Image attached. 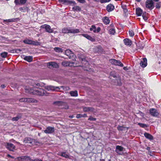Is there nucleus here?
Listing matches in <instances>:
<instances>
[{
    "label": "nucleus",
    "mask_w": 161,
    "mask_h": 161,
    "mask_svg": "<svg viewBox=\"0 0 161 161\" xmlns=\"http://www.w3.org/2000/svg\"><path fill=\"white\" fill-rule=\"evenodd\" d=\"M25 92L26 93H29L34 95H37L40 96H48V93L43 89L41 88L33 89L31 88L26 86L25 88Z\"/></svg>",
    "instance_id": "obj_1"
},
{
    "label": "nucleus",
    "mask_w": 161,
    "mask_h": 161,
    "mask_svg": "<svg viewBox=\"0 0 161 161\" xmlns=\"http://www.w3.org/2000/svg\"><path fill=\"white\" fill-rule=\"evenodd\" d=\"M62 32L64 33H77L80 32V31L78 29H75L70 28L66 27L63 28L62 30Z\"/></svg>",
    "instance_id": "obj_2"
},
{
    "label": "nucleus",
    "mask_w": 161,
    "mask_h": 161,
    "mask_svg": "<svg viewBox=\"0 0 161 161\" xmlns=\"http://www.w3.org/2000/svg\"><path fill=\"white\" fill-rule=\"evenodd\" d=\"M4 145L6 148L10 151H13L16 149L15 146L12 143H5Z\"/></svg>",
    "instance_id": "obj_3"
},
{
    "label": "nucleus",
    "mask_w": 161,
    "mask_h": 161,
    "mask_svg": "<svg viewBox=\"0 0 161 161\" xmlns=\"http://www.w3.org/2000/svg\"><path fill=\"white\" fill-rule=\"evenodd\" d=\"M109 62L112 64L118 65L120 67H123V64L119 60H117L114 59H111L109 60Z\"/></svg>",
    "instance_id": "obj_4"
},
{
    "label": "nucleus",
    "mask_w": 161,
    "mask_h": 161,
    "mask_svg": "<svg viewBox=\"0 0 161 161\" xmlns=\"http://www.w3.org/2000/svg\"><path fill=\"white\" fill-rule=\"evenodd\" d=\"M145 4L146 7L150 9H152L154 7L153 2L152 0H147Z\"/></svg>",
    "instance_id": "obj_5"
},
{
    "label": "nucleus",
    "mask_w": 161,
    "mask_h": 161,
    "mask_svg": "<svg viewBox=\"0 0 161 161\" xmlns=\"http://www.w3.org/2000/svg\"><path fill=\"white\" fill-rule=\"evenodd\" d=\"M23 42L25 44H32L34 45H40V43L37 41H34L32 40L26 39L23 41Z\"/></svg>",
    "instance_id": "obj_6"
},
{
    "label": "nucleus",
    "mask_w": 161,
    "mask_h": 161,
    "mask_svg": "<svg viewBox=\"0 0 161 161\" xmlns=\"http://www.w3.org/2000/svg\"><path fill=\"white\" fill-rule=\"evenodd\" d=\"M42 28L45 29L46 31L48 33H52L53 31V29L51 28L50 26L47 25H44L41 26Z\"/></svg>",
    "instance_id": "obj_7"
},
{
    "label": "nucleus",
    "mask_w": 161,
    "mask_h": 161,
    "mask_svg": "<svg viewBox=\"0 0 161 161\" xmlns=\"http://www.w3.org/2000/svg\"><path fill=\"white\" fill-rule=\"evenodd\" d=\"M47 67L49 68H58V64L55 62H51L47 63Z\"/></svg>",
    "instance_id": "obj_8"
},
{
    "label": "nucleus",
    "mask_w": 161,
    "mask_h": 161,
    "mask_svg": "<svg viewBox=\"0 0 161 161\" xmlns=\"http://www.w3.org/2000/svg\"><path fill=\"white\" fill-rule=\"evenodd\" d=\"M54 131V128L51 126L47 127L46 129L44 130V132L46 134H51Z\"/></svg>",
    "instance_id": "obj_9"
},
{
    "label": "nucleus",
    "mask_w": 161,
    "mask_h": 161,
    "mask_svg": "<svg viewBox=\"0 0 161 161\" xmlns=\"http://www.w3.org/2000/svg\"><path fill=\"white\" fill-rule=\"evenodd\" d=\"M150 114L153 116L157 117L158 115V113L157 110L154 108H151L149 110Z\"/></svg>",
    "instance_id": "obj_10"
},
{
    "label": "nucleus",
    "mask_w": 161,
    "mask_h": 161,
    "mask_svg": "<svg viewBox=\"0 0 161 161\" xmlns=\"http://www.w3.org/2000/svg\"><path fill=\"white\" fill-rule=\"evenodd\" d=\"M123 149L124 148L118 145L116 146L115 152L119 155H122Z\"/></svg>",
    "instance_id": "obj_11"
},
{
    "label": "nucleus",
    "mask_w": 161,
    "mask_h": 161,
    "mask_svg": "<svg viewBox=\"0 0 161 161\" xmlns=\"http://www.w3.org/2000/svg\"><path fill=\"white\" fill-rule=\"evenodd\" d=\"M27 0H14V3L16 5H23L26 3Z\"/></svg>",
    "instance_id": "obj_12"
},
{
    "label": "nucleus",
    "mask_w": 161,
    "mask_h": 161,
    "mask_svg": "<svg viewBox=\"0 0 161 161\" xmlns=\"http://www.w3.org/2000/svg\"><path fill=\"white\" fill-rule=\"evenodd\" d=\"M24 142L25 143H30L31 144H33L35 142L33 139L28 137L25 138Z\"/></svg>",
    "instance_id": "obj_13"
},
{
    "label": "nucleus",
    "mask_w": 161,
    "mask_h": 161,
    "mask_svg": "<svg viewBox=\"0 0 161 161\" xmlns=\"http://www.w3.org/2000/svg\"><path fill=\"white\" fill-rule=\"evenodd\" d=\"M19 161H31L29 157L22 156L18 158Z\"/></svg>",
    "instance_id": "obj_14"
},
{
    "label": "nucleus",
    "mask_w": 161,
    "mask_h": 161,
    "mask_svg": "<svg viewBox=\"0 0 161 161\" xmlns=\"http://www.w3.org/2000/svg\"><path fill=\"white\" fill-rule=\"evenodd\" d=\"M82 35L91 42H94L95 41V39L94 37H92L88 34H82Z\"/></svg>",
    "instance_id": "obj_15"
},
{
    "label": "nucleus",
    "mask_w": 161,
    "mask_h": 161,
    "mask_svg": "<svg viewBox=\"0 0 161 161\" xmlns=\"http://www.w3.org/2000/svg\"><path fill=\"white\" fill-rule=\"evenodd\" d=\"M74 64L73 62H70L66 61H64L62 63V64L64 66H71Z\"/></svg>",
    "instance_id": "obj_16"
},
{
    "label": "nucleus",
    "mask_w": 161,
    "mask_h": 161,
    "mask_svg": "<svg viewBox=\"0 0 161 161\" xmlns=\"http://www.w3.org/2000/svg\"><path fill=\"white\" fill-rule=\"evenodd\" d=\"M147 59L146 58H143L140 63V64L141 66L142 67H145L147 65Z\"/></svg>",
    "instance_id": "obj_17"
},
{
    "label": "nucleus",
    "mask_w": 161,
    "mask_h": 161,
    "mask_svg": "<svg viewBox=\"0 0 161 161\" xmlns=\"http://www.w3.org/2000/svg\"><path fill=\"white\" fill-rule=\"evenodd\" d=\"M114 8V6L112 4H109L106 7V9L108 12H110L113 11Z\"/></svg>",
    "instance_id": "obj_18"
},
{
    "label": "nucleus",
    "mask_w": 161,
    "mask_h": 161,
    "mask_svg": "<svg viewBox=\"0 0 161 161\" xmlns=\"http://www.w3.org/2000/svg\"><path fill=\"white\" fill-rule=\"evenodd\" d=\"M125 44L128 46H130L132 44L131 41L128 38H125L123 40Z\"/></svg>",
    "instance_id": "obj_19"
},
{
    "label": "nucleus",
    "mask_w": 161,
    "mask_h": 161,
    "mask_svg": "<svg viewBox=\"0 0 161 161\" xmlns=\"http://www.w3.org/2000/svg\"><path fill=\"white\" fill-rule=\"evenodd\" d=\"M46 89L48 91L49 90H52V91H54L56 89H59V87H54L53 86H47L46 87Z\"/></svg>",
    "instance_id": "obj_20"
},
{
    "label": "nucleus",
    "mask_w": 161,
    "mask_h": 161,
    "mask_svg": "<svg viewBox=\"0 0 161 161\" xmlns=\"http://www.w3.org/2000/svg\"><path fill=\"white\" fill-rule=\"evenodd\" d=\"M121 7L124 10V11L125 13H126L128 11L127 8V6L126 3L125 2H122L121 3Z\"/></svg>",
    "instance_id": "obj_21"
},
{
    "label": "nucleus",
    "mask_w": 161,
    "mask_h": 161,
    "mask_svg": "<svg viewBox=\"0 0 161 161\" xmlns=\"http://www.w3.org/2000/svg\"><path fill=\"white\" fill-rule=\"evenodd\" d=\"M24 57L23 58V59L28 62H31L33 60V57H32L31 56H24Z\"/></svg>",
    "instance_id": "obj_22"
},
{
    "label": "nucleus",
    "mask_w": 161,
    "mask_h": 161,
    "mask_svg": "<svg viewBox=\"0 0 161 161\" xmlns=\"http://www.w3.org/2000/svg\"><path fill=\"white\" fill-rule=\"evenodd\" d=\"M60 1L63 2L65 4H69L72 3L76 4V3L75 1H71L69 0H60Z\"/></svg>",
    "instance_id": "obj_23"
},
{
    "label": "nucleus",
    "mask_w": 161,
    "mask_h": 161,
    "mask_svg": "<svg viewBox=\"0 0 161 161\" xmlns=\"http://www.w3.org/2000/svg\"><path fill=\"white\" fill-rule=\"evenodd\" d=\"M94 108H92L84 107L83 108V111L85 112H93Z\"/></svg>",
    "instance_id": "obj_24"
},
{
    "label": "nucleus",
    "mask_w": 161,
    "mask_h": 161,
    "mask_svg": "<svg viewBox=\"0 0 161 161\" xmlns=\"http://www.w3.org/2000/svg\"><path fill=\"white\" fill-rule=\"evenodd\" d=\"M79 59L82 62V64H84L86 66H87L89 65V63L88 61H87L85 58H82L80 57H79Z\"/></svg>",
    "instance_id": "obj_25"
},
{
    "label": "nucleus",
    "mask_w": 161,
    "mask_h": 161,
    "mask_svg": "<svg viewBox=\"0 0 161 161\" xmlns=\"http://www.w3.org/2000/svg\"><path fill=\"white\" fill-rule=\"evenodd\" d=\"M26 102L27 103H37V101L34 98H26Z\"/></svg>",
    "instance_id": "obj_26"
},
{
    "label": "nucleus",
    "mask_w": 161,
    "mask_h": 161,
    "mask_svg": "<svg viewBox=\"0 0 161 161\" xmlns=\"http://www.w3.org/2000/svg\"><path fill=\"white\" fill-rule=\"evenodd\" d=\"M136 14L138 16H140L142 15V10L140 8H138L136 9Z\"/></svg>",
    "instance_id": "obj_27"
},
{
    "label": "nucleus",
    "mask_w": 161,
    "mask_h": 161,
    "mask_svg": "<svg viewBox=\"0 0 161 161\" xmlns=\"http://www.w3.org/2000/svg\"><path fill=\"white\" fill-rule=\"evenodd\" d=\"M69 94L72 97H77L78 96V92L77 91H71L70 92Z\"/></svg>",
    "instance_id": "obj_28"
},
{
    "label": "nucleus",
    "mask_w": 161,
    "mask_h": 161,
    "mask_svg": "<svg viewBox=\"0 0 161 161\" xmlns=\"http://www.w3.org/2000/svg\"><path fill=\"white\" fill-rule=\"evenodd\" d=\"M144 135L146 138L149 140H152L153 139L152 136L149 133H145L144 134Z\"/></svg>",
    "instance_id": "obj_29"
},
{
    "label": "nucleus",
    "mask_w": 161,
    "mask_h": 161,
    "mask_svg": "<svg viewBox=\"0 0 161 161\" xmlns=\"http://www.w3.org/2000/svg\"><path fill=\"white\" fill-rule=\"evenodd\" d=\"M58 154L60 156H62L66 158H68L69 157V154L65 152H62L61 153H59Z\"/></svg>",
    "instance_id": "obj_30"
},
{
    "label": "nucleus",
    "mask_w": 161,
    "mask_h": 161,
    "mask_svg": "<svg viewBox=\"0 0 161 161\" xmlns=\"http://www.w3.org/2000/svg\"><path fill=\"white\" fill-rule=\"evenodd\" d=\"M103 21L106 25L108 24L110 22L108 18L107 17H105L104 19H103Z\"/></svg>",
    "instance_id": "obj_31"
},
{
    "label": "nucleus",
    "mask_w": 161,
    "mask_h": 161,
    "mask_svg": "<svg viewBox=\"0 0 161 161\" xmlns=\"http://www.w3.org/2000/svg\"><path fill=\"white\" fill-rule=\"evenodd\" d=\"M72 9L73 10H74V11H80L81 10V8L79 6H75L73 7Z\"/></svg>",
    "instance_id": "obj_32"
},
{
    "label": "nucleus",
    "mask_w": 161,
    "mask_h": 161,
    "mask_svg": "<svg viewBox=\"0 0 161 161\" xmlns=\"http://www.w3.org/2000/svg\"><path fill=\"white\" fill-rule=\"evenodd\" d=\"M109 32L110 34L114 35L115 33V30L114 28H111L109 30Z\"/></svg>",
    "instance_id": "obj_33"
},
{
    "label": "nucleus",
    "mask_w": 161,
    "mask_h": 161,
    "mask_svg": "<svg viewBox=\"0 0 161 161\" xmlns=\"http://www.w3.org/2000/svg\"><path fill=\"white\" fill-rule=\"evenodd\" d=\"M28 8L27 7H21L19 8V10L21 12H25L27 10Z\"/></svg>",
    "instance_id": "obj_34"
},
{
    "label": "nucleus",
    "mask_w": 161,
    "mask_h": 161,
    "mask_svg": "<svg viewBox=\"0 0 161 161\" xmlns=\"http://www.w3.org/2000/svg\"><path fill=\"white\" fill-rule=\"evenodd\" d=\"M54 50L57 52L58 53H62L63 52L62 49L60 48L55 47L54 48Z\"/></svg>",
    "instance_id": "obj_35"
},
{
    "label": "nucleus",
    "mask_w": 161,
    "mask_h": 161,
    "mask_svg": "<svg viewBox=\"0 0 161 161\" xmlns=\"http://www.w3.org/2000/svg\"><path fill=\"white\" fill-rule=\"evenodd\" d=\"M15 21V19H8L4 20H3V22H14Z\"/></svg>",
    "instance_id": "obj_36"
},
{
    "label": "nucleus",
    "mask_w": 161,
    "mask_h": 161,
    "mask_svg": "<svg viewBox=\"0 0 161 161\" xmlns=\"http://www.w3.org/2000/svg\"><path fill=\"white\" fill-rule=\"evenodd\" d=\"M65 54L68 56H69L70 54H72L71 53V51L69 49H67L65 51Z\"/></svg>",
    "instance_id": "obj_37"
},
{
    "label": "nucleus",
    "mask_w": 161,
    "mask_h": 161,
    "mask_svg": "<svg viewBox=\"0 0 161 161\" xmlns=\"http://www.w3.org/2000/svg\"><path fill=\"white\" fill-rule=\"evenodd\" d=\"M90 30L91 31H93L94 32H96V27L94 25H92L91 27L90 28Z\"/></svg>",
    "instance_id": "obj_38"
},
{
    "label": "nucleus",
    "mask_w": 161,
    "mask_h": 161,
    "mask_svg": "<svg viewBox=\"0 0 161 161\" xmlns=\"http://www.w3.org/2000/svg\"><path fill=\"white\" fill-rule=\"evenodd\" d=\"M138 124L141 127H142V128H145V127H147V125L146 124H145L138 123Z\"/></svg>",
    "instance_id": "obj_39"
},
{
    "label": "nucleus",
    "mask_w": 161,
    "mask_h": 161,
    "mask_svg": "<svg viewBox=\"0 0 161 161\" xmlns=\"http://www.w3.org/2000/svg\"><path fill=\"white\" fill-rule=\"evenodd\" d=\"M143 19L145 20L146 21L148 19V18L147 16V14L146 13H143L142 15Z\"/></svg>",
    "instance_id": "obj_40"
},
{
    "label": "nucleus",
    "mask_w": 161,
    "mask_h": 161,
    "mask_svg": "<svg viewBox=\"0 0 161 161\" xmlns=\"http://www.w3.org/2000/svg\"><path fill=\"white\" fill-rule=\"evenodd\" d=\"M60 87L62 88L64 90L68 91L70 90V88L69 86H61Z\"/></svg>",
    "instance_id": "obj_41"
},
{
    "label": "nucleus",
    "mask_w": 161,
    "mask_h": 161,
    "mask_svg": "<svg viewBox=\"0 0 161 161\" xmlns=\"http://www.w3.org/2000/svg\"><path fill=\"white\" fill-rule=\"evenodd\" d=\"M7 54L8 53L7 52H4L1 53V56L2 57L5 58L7 57Z\"/></svg>",
    "instance_id": "obj_42"
},
{
    "label": "nucleus",
    "mask_w": 161,
    "mask_h": 161,
    "mask_svg": "<svg viewBox=\"0 0 161 161\" xmlns=\"http://www.w3.org/2000/svg\"><path fill=\"white\" fill-rule=\"evenodd\" d=\"M125 127H123L122 126H119L117 127V129L118 130H120V131H122L124 130V129H125Z\"/></svg>",
    "instance_id": "obj_43"
},
{
    "label": "nucleus",
    "mask_w": 161,
    "mask_h": 161,
    "mask_svg": "<svg viewBox=\"0 0 161 161\" xmlns=\"http://www.w3.org/2000/svg\"><path fill=\"white\" fill-rule=\"evenodd\" d=\"M20 118V117L19 116H17V117L13 118L12 120L14 121H18Z\"/></svg>",
    "instance_id": "obj_44"
},
{
    "label": "nucleus",
    "mask_w": 161,
    "mask_h": 161,
    "mask_svg": "<svg viewBox=\"0 0 161 161\" xmlns=\"http://www.w3.org/2000/svg\"><path fill=\"white\" fill-rule=\"evenodd\" d=\"M129 32L130 36L132 37L134 35V32L132 30H130Z\"/></svg>",
    "instance_id": "obj_45"
},
{
    "label": "nucleus",
    "mask_w": 161,
    "mask_h": 161,
    "mask_svg": "<svg viewBox=\"0 0 161 161\" xmlns=\"http://www.w3.org/2000/svg\"><path fill=\"white\" fill-rule=\"evenodd\" d=\"M161 3L160 2L156 3V7L157 8H160Z\"/></svg>",
    "instance_id": "obj_46"
},
{
    "label": "nucleus",
    "mask_w": 161,
    "mask_h": 161,
    "mask_svg": "<svg viewBox=\"0 0 161 161\" xmlns=\"http://www.w3.org/2000/svg\"><path fill=\"white\" fill-rule=\"evenodd\" d=\"M111 0H100V2L101 3H104L109 2Z\"/></svg>",
    "instance_id": "obj_47"
},
{
    "label": "nucleus",
    "mask_w": 161,
    "mask_h": 161,
    "mask_svg": "<svg viewBox=\"0 0 161 161\" xmlns=\"http://www.w3.org/2000/svg\"><path fill=\"white\" fill-rule=\"evenodd\" d=\"M19 102H26V98H23L19 99Z\"/></svg>",
    "instance_id": "obj_48"
},
{
    "label": "nucleus",
    "mask_w": 161,
    "mask_h": 161,
    "mask_svg": "<svg viewBox=\"0 0 161 161\" xmlns=\"http://www.w3.org/2000/svg\"><path fill=\"white\" fill-rule=\"evenodd\" d=\"M88 120L90 121H95L96 120V119L95 118H93L91 116H90L88 119Z\"/></svg>",
    "instance_id": "obj_49"
},
{
    "label": "nucleus",
    "mask_w": 161,
    "mask_h": 161,
    "mask_svg": "<svg viewBox=\"0 0 161 161\" xmlns=\"http://www.w3.org/2000/svg\"><path fill=\"white\" fill-rule=\"evenodd\" d=\"M81 117H82V115L80 114H77L76 116V118L78 119Z\"/></svg>",
    "instance_id": "obj_50"
},
{
    "label": "nucleus",
    "mask_w": 161,
    "mask_h": 161,
    "mask_svg": "<svg viewBox=\"0 0 161 161\" xmlns=\"http://www.w3.org/2000/svg\"><path fill=\"white\" fill-rule=\"evenodd\" d=\"M81 3H84L85 2V0H77Z\"/></svg>",
    "instance_id": "obj_51"
},
{
    "label": "nucleus",
    "mask_w": 161,
    "mask_h": 161,
    "mask_svg": "<svg viewBox=\"0 0 161 161\" xmlns=\"http://www.w3.org/2000/svg\"><path fill=\"white\" fill-rule=\"evenodd\" d=\"M7 157H9V158H14V157L11 156L9 154H8L7 155Z\"/></svg>",
    "instance_id": "obj_52"
},
{
    "label": "nucleus",
    "mask_w": 161,
    "mask_h": 161,
    "mask_svg": "<svg viewBox=\"0 0 161 161\" xmlns=\"http://www.w3.org/2000/svg\"><path fill=\"white\" fill-rule=\"evenodd\" d=\"M87 116L86 114H84L83 115H82V117H87Z\"/></svg>",
    "instance_id": "obj_53"
},
{
    "label": "nucleus",
    "mask_w": 161,
    "mask_h": 161,
    "mask_svg": "<svg viewBox=\"0 0 161 161\" xmlns=\"http://www.w3.org/2000/svg\"><path fill=\"white\" fill-rule=\"evenodd\" d=\"M39 85V84L38 83H37V84H35L34 85H33V86L35 87H36V86H38Z\"/></svg>",
    "instance_id": "obj_54"
},
{
    "label": "nucleus",
    "mask_w": 161,
    "mask_h": 161,
    "mask_svg": "<svg viewBox=\"0 0 161 161\" xmlns=\"http://www.w3.org/2000/svg\"><path fill=\"white\" fill-rule=\"evenodd\" d=\"M31 161H38L39 160V159L38 158H36L34 160L31 159Z\"/></svg>",
    "instance_id": "obj_55"
},
{
    "label": "nucleus",
    "mask_w": 161,
    "mask_h": 161,
    "mask_svg": "<svg viewBox=\"0 0 161 161\" xmlns=\"http://www.w3.org/2000/svg\"><path fill=\"white\" fill-rule=\"evenodd\" d=\"M60 103V102H56L54 103L55 104H57L58 105V104H59Z\"/></svg>",
    "instance_id": "obj_56"
},
{
    "label": "nucleus",
    "mask_w": 161,
    "mask_h": 161,
    "mask_svg": "<svg viewBox=\"0 0 161 161\" xmlns=\"http://www.w3.org/2000/svg\"><path fill=\"white\" fill-rule=\"evenodd\" d=\"M69 117L70 118H72L74 117V116L73 115H70L69 116Z\"/></svg>",
    "instance_id": "obj_57"
},
{
    "label": "nucleus",
    "mask_w": 161,
    "mask_h": 161,
    "mask_svg": "<svg viewBox=\"0 0 161 161\" xmlns=\"http://www.w3.org/2000/svg\"><path fill=\"white\" fill-rule=\"evenodd\" d=\"M100 30V28H98V29H97V32H99Z\"/></svg>",
    "instance_id": "obj_58"
},
{
    "label": "nucleus",
    "mask_w": 161,
    "mask_h": 161,
    "mask_svg": "<svg viewBox=\"0 0 161 161\" xmlns=\"http://www.w3.org/2000/svg\"><path fill=\"white\" fill-rule=\"evenodd\" d=\"M141 0H136V1L138 2H140Z\"/></svg>",
    "instance_id": "obj_59"
},
{
    "label": "nucleus",
    "mask_w": 161,
    "mask_h": 161,
    "mask_svg": "<svg viewBox=\"0 0 161 161\" xmlns=\"http://www.w3.org/2000/svg\"><path fill=\"white\" fill-rule=\"evenodd\" d=\"M124 70H127V68H126V67H124Z\"/></svg>",
    "instance_id": "obj_60"
},
{
    "label": "nucleus",
    "mask_w": 161,
    "mask_h": 161,
    "mask_svg": "<svg viewBox=\"0 0 161 161\" xmlns=\"http://www.w3.org/2000/svg\"><path fill=\"white\" fill-rule=\"evenodd\" d=\"M39 144V142H36V145H38V144Z\"/></svg>",
    "instance_id": "obj_61"
},
{
    "label": "nucleus",
    "mask_w": 161,
    "mask_h": 161,
    "mask_svg": "<svg viewBox=\"0 0 161 161\" xmlns=\"http://www.w3.org/2000/svg\"><path fill=\"white\" fill-rule=\"evenodd\" d=\"M2 86L3 88H4V87H5V86L4 85H3V86Z\"/></svg>",
    "instance_id": "obj_62"
},
{
    "label": "nucleus",
    "mask_w": 161,
    "mask_h": 161,
    "mask_svg": "<svg viewBox=\"0 0 161 161\" xmlns=\"http://www.w3.org/2000/svg\"><path fill=\"white\" fill-rule=\"evenodd\" d=\"M154 1L155 2H158L159 1V0H154Z\"/></svg>",
    "instance_id": "obj_63"
},
{
    "label": "nucleus",
    "mask_w": 161,
    "mask_h": 161,
    "mask_svg": "<svg viewBox=\"0 0 161 161\" xmlns=\"http://www.w3.org/2000/svg\"><path fill=\"white\" fill-rule=\"evenodd\" d=\"M38 161H42V160L41 159H39V160H38Z\"/></svg>",
    "instance_id": "obj_64"
}]
</instances>
